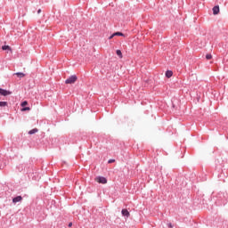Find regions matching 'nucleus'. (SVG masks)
<instances>
[{"instance_id":"6e6552de","label":"nucleus","mask_w":228,"mask_h":228,"mask_svg":"<svg viewBox=\"0 0 228 228\" xmlns=\"http://www.w3.org/2000/svg\"><path fill=\"white\" fill-rule=\"evenodd\" d=\"M14 76H18V77L22 78V77H25L26 74L18 72V73H14Z\"/></svg>"},{"instance_id":"ddd939ff","label":"nucleus","mask_w":228,"mask_h":228,"mask_svg":"<svg viewBox=\"0 0 228 228\" xmlns=\"http://www.w3.org/2000/svg\"><path fill=\"white\" fill-rule=\"evenodd\" d=\"M116 53L118 55L119 58H122V57H123V56H122V51L117 50V51H116Z\"/></svg>"},{"instance_id":"2eb2a0df","label":"nucleus","mask_w":228,"mask_h":228,"mask_svg":"<svg viewBox=\"0 0 228 228\" xmlns=\"http://www.w3.org/2000/svg\"><path fill=\"white\" fill-rule=\"evenodd\" d=\"M207 60H211V58H213V55H211V53H208L206 55Z\"/></svg>"},{"instance_id":"9d476101","label":"nucleus","mask_w":228,"mask_h":228,"mask_svg":"<svg viewBox=\"0 0 228 228\" xmlns=\"http://www.w3.org/2000/svg\"><path fill=\"white\" fill-rule=\"evenodd\" d=\"M8 106V102H0V108H4Z\"/></svg>"},{"instance_id":"f3484780","label":"nucleus","mask_w":228,"mask_h":228,"mask_svg":"<svg viewBox=\"0 0 228 228\" xmlns=\"http://www.w3.org/2000/svg\"><path fill=\"white\" fill-rule=\"evenodd\" d=\"M115 37V34L113 33L110 37L109 40H111Z\"/></svg>"},{"instance_id":"412c9836","label":"nucleus","mask_w":228,"mask_h":228,"mask_svg":"<svg viewBox=\"0 0 228 228\" xmlns=\"http://www.w3.org/2000/svg\"><path fill=\"white\" fill-rule=\"evenodd\" d=\"M114 160H109V163H113Z\"/></svg>"},{"instance_id":"1a4fd4ad","label":"nucleus","mask_w":228,"mask_h":228,"mask_svg":"<svg viewBox=\"0 0 228 228\" xmlns=\"http://www.w3.org/2000/svg\"><path fill=\"white\" fill-rule=\"evenodd\" d=\"M36 133H38V129L37 128H34V129L28 131V134H35Z\"/></svg>"},{"instance_id":"f257e3e1","label":"nucleus","mask_w":228,"mask_h":228,"mask_svg":"<svg viewBox=\"0 0 228 228\" xmlns=\"http://www.w3.org/2000/svg\"><path fill=\"white\" fill-rule=\"evenodd\" d=\"M76 81H77V76L72 75L71 77H69L68 79L65 80V84L66 85H74V83H76Z\"/></svg>"},{"instance_id":"6ab92c4d","label":"nucleus","mask_w":228,"mask_h":228,"mask_svg":"<svg viewBox=\"0 0 228 228\" xmlns=\"http://www.w3.org/2000/svg\"><path fill=\"white\" fill-rule=\"evenodd\" d=\"M69 227H72V223H69Z\"/></svg>"},{"instance_id":"0eeeda50","label":"nucleus","mask_w":228,"mask_h":228,"mask_svg":"<svg viewBox=\"0 0 228 228\" xmlns=\"http://www.w3.org/2000/svg\"><path fill=\"white\" fill-rule=\"evenodd\" d=\"M172 76H174V72H172V70L166 71V77L170 78Z\"/></svg>"},{"instance_id":"f03ea898","label":"nucleus","mask_w":228,"mask_h":228,"mask_svg":"<svg viewBox=\"0 0 228 228\" xmlns=\"http://www.w3.org/2000/svg\"><path fill=\"white\" fill-rule=\"evenodd\" d=\"M94 181L100 184H106L108 183V180L104 176H97Z\"/></svg>"},{"instance_id":"9b49d317","label":"nucleus","mask_w":228,"mask_h":228,"mask_svg":"<svg viewBox=\"0 0 228 228\" xmlns=\"http://www.w3.org/2000/svg\"><path fill=\"white\" fill-rule=\"evenodd\" d=\"M114 37H126V35H124L122 32H116L114 33Z\"/></svg>"},{"instance_id":"423d86ee","label":"nucleus","mask_w":228,"mask_h":228,"mask_svg":"<svg viewBox=\"0 0 228 228\" xmlns=\"http://www.w3.org/2000/svg\"><path fill=\"white\" fill-rule=\"evenodd\" d=\"M22 200V196H17L16 198H14L13 200H12V202L14 203V204H17V202H20Z\"/></svg>"},{"instance_id":"dca6fc26","label":"nucleus","mask_w":228,"mask_h":228,"mask_svg":"<svg viewBox=\"0 0 228 228\" xmlns=\"http://www.w3.org/2000/svg\"><path fill=\"white\" fill-rule=\"evenodd\" d=\"M25 106H28V102L27 101L21 102V107L24 108Z\"/></svg>"},{"instance_id":"7ed1b4c3","label":"nucleus","mask_w":228,"mask_h":228,"mask_svg":"<svg viewBox=\"0 0 228 228\" xmlns=\"http://www.w3.org/2000/svg\"><path fill=\"white\" fill-rule=\"evenodd\" d=\"M0 95H4V97H6V95H12V92L0 88Z\"/></svg>"},{"instance_id":"aec40b11","label":"nucleus","mask_w":228,"mask_h":228,"mask_svg":"<svg viewBox=\"0 0 228 228\" xmlns=\"http://www.w3.org/2000/svg\"><path fill=\"white\" fill-rule=\"evenodd\" d=\"M168 227H169V228H172V224H168Z\"/></svg>"},{"instance_id":"20e7f679","label":"nucleus","mask_w":228,"mask_h":228,"mask_svg":"<svg viewBox=\"0 0 228 228\" xmlns=\"http://www.w3.org/2000/svg\"><path fill=\"white\" fill-rule=\"evenodd\" d=\"M220 13V7L218 5L213 7V14L214 15H218Z\"/></svg>"},{"instance_id":"4468645a","label":"nucleus","mask_w":228,"mask_h":228,"mask_svg":"<svg viewBox=\"0 0 228 228\" xmlns=\"http://www.w3.org/2000/svg\"><path fill=\"white\" fill-rule=\"evenodd\" d=\"M30 110H31V108L25 107V108L21 109V111H29Z\"/></svg>"},{"instance_id":"a211bd4d","label":"nucleus","mask_w":228,"mask_h":228,"mask_svg":"<svg viewBox=\"0 0 228 228\" xmlns=\"http://www.w3.org/2000/svg\"><path fill=\"white\" fill-rule=\"evenodd\" d=\"M37 13H42V10L39 9V10L37 11Z\"/></svg>"},{"instance_id":"f8f14e48","label":"nucleus","mask_w":228,"mask_h":228,"mask_svg":"<svg viewBox=\"0 0 228 228\" xmlns=\"http://www.w3.org/2000/svg\"><path fill=\"white\" fill-rule=\"evenodd\" d=\"M2 49H3V51H12V48H10V46L9 45H4V46H2Z\"/></svg>"},{"instance_id":"39448f33","label":"nucleus","mask_w":228,"mask_h":228,"mask_svg":"<svg viewBox=\"0 0 228 228\" xmlns=\"http://www.w3.org/2000/svg\"><path fill=\"white\" fill-rule=\"evenodd\" d=\"M121 214L123 216H126V218H129V216H131V214L127 211V209H122Z\"/></svg>"}]
</instances>
